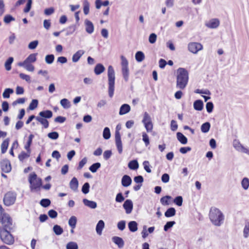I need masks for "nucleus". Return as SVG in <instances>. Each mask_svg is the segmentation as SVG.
<instances>
[{"instance_id": "f257e3e1", "label": "nucleus", "mask_w": 249, "mask_h": 249, "mask_svg": "<svg viewBox=\"0 0 249 249\" xmlns=\"http://www.w3.org/2000/svg\"><path fill=\"white\" fill-rule=\"evenodd\" d=\"M0 223L3 226V228H0L1 240L6 244H12L14 242V239L9 231L13 229L14 227L12 219L8 214L4 212V209L1 205H0Z\"/></svg>"}, {"instance_id": "f03ea898", "label": "nucleus", "mask_w": 249, "mask_h": 249, "mask_svg": "<svg viewBox=\"0 0 249 249\" xmlns=\"http://www.w3.org/2000/svg\"><path fill=\"white\" fill-rule=\"evenodd\" d=\"M209 218L213 225L220 227L224 223L225 216L219 209L212 207L209 212Z\"/></svg>"}, {"instance_id": "7ed1b4c3", "label": "nucleus", "mask_w": 249, "mask_h": 249, "mask_svg": "<svg viewBox=\"0 0 249 249\" xmlns=\"http://www.w3.org/2000/svg\"><path fill=\"white\" fill-rule=\"evenodd\" d=\"M177 88L183 89L186 87L188 79V72L187 71L182 68H179L177 70Z\"/></svg>"}, {"instance_id": "20e7f679", "label": "nucleus", "mask_w": 249, "mask_h": 249, "mask_svg": "<svg viewBox=\"0 0 249 249\" xmlns=\"http://www.w3.org/2000/svg\"><path fill=\"white\" fill-rule=\"evenodd\" d=\"M28 181L31 192H37L40 190L42 186V180L41 178L37 177L35 172H32L29 175Z\"/></svg>"}, {"instance_id": "39448f33", "label": "nucleus", "mask_w": 249, "mask_h": 249, "mask_svg": "<svg viewBox=\"0 0 249 249\" xmlns=\"http://www.w3.org/2000/svg\"><path fill=\"white\" fill-rule=\"evenodd\" d=\"M107 78L108 85V95L112 98L114 95L115 89V71L113 67L111 65L108 67Z\"/></svg>"}, {"instance_id": "423d86ee", "label": "nucleus", "mask_w": 249, "mask_h": 249, "mask_svg": "<svg viewBox=\"0 0 249 249\" xmlns=\"http://www.w3.org/2000/svg\"><path fill=\"white\" fill-rule=\"evenodd\" d=\"M121 59L122 75L125 81L127 82L129 79V75L128 62L126 58L123 55H121Z\"/></svg>"}, {"instance_id": "0eeeda50", "label": "nucleus", "mask_w": 249, "mask_h": 249, "mask_svg": "<svg viewBox=\"0 0 249 249\" xmlns=\"http://www.w3.org/2000/svg\"><path fill=\"white\" fill-rule=\"evenodd\" d=\"M17 198V194L15 192H8L6 193L3 197V201L6 206L13 205Z\"/></svg>"}, {"instance_id": "6e6552de", "label": "nucleus", "mask_w": 249, "mask_h": 249, "mask_svg": "<svg viewBox=\"0 0 249 249\" xmlns=\"http://www.w3.org/2000/svg\"><path fill=\"white\" fill-rule=\"evenodd\" d=\"M233 146L237 151L249 155V148L244 147L238 140H233Z\"/></svg>"}, {"instance_id": "1a4fd4ad", "label": "nucleus", "mask_w": 249, "mask_h": 249, "mask_svg": "<svg viewBox=\"0 0 249 249\" xmlns=\"http://www.w3.org/2000/svg\"><path fill=\"white\" fill-rule=\"evenodd\" d=\"M188 48L190 52L193 53H196L198 51L203 49V46L199 43L191 42L188 44Z\"/></svg>"}, {"instance_id": "9d476101", "label": "nucleus", "mask_w": 249, "mask_h": 249, "mask_svg": "<svg viewBox=\"0 0 249 249\" xmlns=\"http://www.w3.org/2000/svg\"><path fill=\"white\" fill-rule=\"evenodd\" d=\"M1 169L2 172L8 173L11 172L12 167L10 161L7 159L2 160L0 162Z\"/></svg>"}, {"instance_id": "9b49d317", "label": "nucleus", "mask_w": 249, "mask_h": 249, "mask_svg": "<svg viewBox=\"0 0 249 249\" xmlns=\"http://www.w3.org/2000/svg\"><path fill=\"white\" fill-rule=\"evenodd\" d=\"M123 208L127 214L130 213L133 210V202L130 199H126L123 204Z\"/></svg>"}, {"instance_id": "f8f14e48", "label": "nucleus", "mask_w": 249, "mask_h": 249, "mask_svg": "<svg viewBox=\"0 0 249 249\" xmlns=\"http://www.w3.org/2000/svg\"><path fill=\"white\" fill-rule=\"evenodd\" d=\"M86 31L89 34H91L94 32V25L91 21L86 19L84 21Z\"/></svg>"}, {"instance_id": "ddd939ff", "label": "nucleus", "mask_w": 249, "mask_h": 249, "mask_svg": "<svg viewBox=\"0 0 249 249\" xmlns=\"http://www.w3.org/2000/svg\"><path fill=\"white\" fill-rule=\"evenodd\" d=\"M132 179L131 178L127 175H124L121 180V183L123 186L126 187L131 185Z\"/></svg>"}, {"instance_id": "4468645a", "label": "nucleus", "mask_w": 249, "mask_h": 249, "mask_svg": "<svg viewBox=\"0 0 249 249\" xmlns=\"http://www.w3.org/2000/svg\"><path fill=\"white\" fill-rule=\"evenodd\" d=\"M78 181L75 177H73L70 182V188L74 192L78 191Z\"/></svg>"}, {"instance_id": "2eb2a0df", "label": "nucleus", "mask_w": 249, "mask_h": 249, "mask_svg": "<svg viewBox=\"0 0 249 249\" xmlns=\"http://www.w3.org/2000/svg\"><path fill=\"white\" fill-rule=\"evenodd\" d=\"M84 53L85 51L83 50L77 51L72 56V61L74 63L78 62Z\"/></svg>"}, {"instance_id": "dca6fc26", "label": "nucleus", "mask_w": 249, "mask_h": 249, "mask_svg": "<svg viewBox=\"0 0 249 249\" xmlns=\"http://www.w3.org/2000/svg\"><path fill=\"white\" fill-rule=\"evenodd\" d=\"M37 54V53H33L30 54L22 62L29 64H32L35 62L37 59L36 56Z\"/></svg>"}, {"instance_id": "f3484780", "label": "nucleus", "mask_w": 249, "mask_h": 249, "mask_svg": "<svg viewBox=\"0 0 249 249\" xmlns=\"http://www.w3.org/2000/svg\"><path fill=\"white\" fill-rule=\"evenodd\" d=\"M18 65L19 67H23L25 70L29 71L32 72L35 70V67L32 64L19 62L18 63Z\"/></svg>"}, {"instance_id": "a211bd4d", "label": "nucleus", "mask_w": 249, "mask_h": 249, "mask_svg": "<svg viewBox=\"0 0 249 249\" xmlns=\"http://www.w3.org/2000/svg\"><path fill=\"white\" fill-rule=\"evenodd\" d=\"M130 107L128 104H124L120 107L119 114L120 115L125 114L130 111Z\"/></svg>"}, {"instance_id": "6ab92c4d", "label": "nucleus", "mask_w": 249, "mask_h": 249, "mask_svg": "<svg viewBox=\"0 0 249 249\" xmlns=\"http://www.w3.org/2000/svg\"><path fill=\"white\" fill-rule=\"evenodd\" d=\"M83 202L85 206L91 209H95L97 207V203L94 201L84 198L83 199Z\"/></svg>"}, {"instance_id": "aec40b11", "label": "nucleus", "mask_w": 249, "mask_h": 249, "mask_svg": "<svg viewBox=\"0 0 249 249\" xmlns=\"http://www.w3.org/2000/svg\"><path fill=\"white\" fill-rule=\"evenodd\" d=\"M105 227V223L103 220H100L96 226V231L97 233L100 235L102 234V231Z\"/></svg>"}, {"instance_id": "412c9836", "label": "nucleus", "mask_w": 249, "mask_h": 249, "mask_svg": "<svg viewBox=\"0 0 249 249\" xmlns=\"http://www.w3.org/2000/svg\"><path fill=\"white\" fill-rule=\"evenodd\" d=\"M112 240L119 248H122L124 247V241L122 238L118 236H114L112 237Z\"/></svg>"}, {"instance_id": "4be33fe9", "label": "nucleus", "mask_w": 249, "mask_h": 249, "mask_svg": "<svg viewBox=\"0 0 249 249\" xmlns=\"http://www.w3.org/2000/svg\"><path fill=\"white\" fill-rule=\"evenodd\" d=\"M39 117L45 119H50L53 116V112L50 110H46L39 113Z\"/></svg>"}, {"instance_id": "5701e85b", "label": "nucleus", "mask_w": 249, "mask_h": 249, "mask_svg": "<svg viewBox=\"0 0 249 249\" xmlns=\"http://www.w3.org/2000/svg\"><path fill=\"white\" fill-rule=\"evenodd\" d=\"M219 25V21L218 19L214 18L211 20L206 26L210 28H216Z\"/></svg>"}, {"instance_id": "b1692460", "label": "nucleus", "mask_w": 249, "mask_h": 249, "mask_svg": "<svg viewBox=\"0 0 249 249\" xmlns=\"http://www.w3.org/2000/svg\"><path fill=\"white\" fill-rule=\"evenodd\" d=\"M194 108L197 111H201L203 108V102L201 100H197L194 103Z\"/></svg>"}, {"instance_id": "393cba45", "label": "nucleus", "mask_w": 249, "mask_h": 249, "mask_svg": "<svg viewBox=\"0 0 249 249\" xmlns=\"http://www.w3.org/2000/svg\"><path fill=\"white\" fill-rule=\"evenodd\" d=\"M105 68L100 63L97 64L94 68V72L96 75H99L104 71Z\"/></svg>"}, {"instance_id": "a878e982", "label": "nucleus", "mask_w": 249, "mask_h": 249, "mask_svg": "<svg viewBox=\"0 0 249 249\" xmlns=\"http://www.w3.org/2000/svg\"><path fill=\"white\" fill-rule=\"evenodd\" d=\"M36 119L45 128H47L49 126L48 121L45 118H43L39 116H36Z\"/></svg>"}, {"instance_id": "bb28decb", "label": "nucleus", "mask_w": 249, "mask_h": 249, "mask_svg": "<svg viewBox=\"0 0 249 249\" xmlns=\"http://www.w3.org/2000/svg\"><path fill=\"white\" fill-rule=\"evenodd\" d=\"M129 230L131 232H135L138 230V224L135 221H130L128 224Z\"/></svg>"}, {"instance_id": "cd10ccee", "label": "nucleus", "mask_w": 249, "mask_h": 249, "mask_svg": "<svg viewBox=\"0 0 249 249\" xmlns=\"http://www.w3.org/2000/svg\"><path fill=\"white\" fill-rule=\"evenodd\" d=\"M177 137L178 141L182 144H185L187 143V138L181 132H177Z\"/></svg>"}, {"instance_id": "c85d7f7f", "label": "nucleus", "mask_w": 249, "mask_h": 249, "mask_svg": "<svg viewBox=\"0 0 249 249\" xmlns=\"http://www.w3.org/2000/svg\"><path fill=\"white\" fill-rule=\"evenodd\" d=\"M128 167L131 170H137L139 168L138 161L136 160H131L128 164Z\"/></svg>"}, {"instance_id": "c756f323", "label": "nucleus", "mask_w": 249, "mask_h": 249, "mask_svg": "<svg viewBox=\"0 0 249 249\" xmlns=\"http://www.w3.org/2000/svg\"><path fill=\"white\" fill-rule=\"evenodd\" d=\"M176 211L173 207L168 208L164 213V215L166 217H170L174 216L176 214Z\"/></svg>"}, {"instance_id": "7c9ffc66", "label": "nucleus", "mask_w": 249, "mask_h": 249, "mask_svg": "<svg viewBox=\"0 0 249 249\" xmlns=\"http://www.w3.org/2000/svg\"><path fill=\"white\" fill-rule=\"evenodd\" d=\"M241 184L244 190H247L249 188V178L247 177L244 178L241 180Z\"/></svg>"}, {"instance_id": "2f4dec72", "label": "nucleus", "mask_w": 249, "mask_h": 249, "mask_svg": "<svg viewBox=\"0 0 249 249\" xmlns=\"http://www.w3.org/2000/svg\"><path fill=\"white\" fill-rule=\"evenodd\" d=\"M210 123L209 122H206L201 125V131L204 133H207L210 130Z\"/></svg>"}, {"instance_id": "473e14b6", "label": "nucleus", "mask_w": 249, "mask_h": 249, "mask_svg": "<svg viewBox=\"0 0 249 249\" xmlns=\"http://www.w3.org/2000/svg\"><path fill=\"white\" fill-rule=\"evenodd\" d=\"M13 57H10L5 61L4 64V67L7 71H9L11 69V64L13 62Z\"/></svg>"}, {"instance_id": "72a5a7b5", "label": "nucleus", "mask_w": 249, "mask_h": 249, "mask_svg": "<svg viewBox=\"0 0 249 249\" xmlns=\"http://www.w3.org/2000/svg\"><path fill=\"white\" fill-rule=\"evenodd\" d=\"M9 139H5L1 144V153L4 154L6 152L9 145Z\"/></svg>"}, {"instance_id": "f704fd0d", "label": "nucleus", "mask_w": 249, "mask_h": 249, "mask_svg": "<svg viewBox=\"0 0 249 249\" xmlns=\"http://www.w3.org/2000/svg\"><path fill=\"white\" fill-rule=\"evenodd\" d=\"M144 57L145 56L143 53L141 51H138L135 54V59L139 62L143 61Z\"/></svg>"}, {"instance_id": "c9c22d12", "label": "nucleus", "mask_w": 249, "mask_h": 249, "mask_svg": "<svg viewBox=\"0 0 249 249\" xmlns=\"http://www.w3.org/2000/svg\"><path fill=\"white\" fill-rule=\"evenodd\" d=\"M171 198H172V197L171 196H164L160 198V201L162 205H164V206L169 205L170 204L169 200L171 199Z\"/></svg>"}, {"instance_id": "e433bc0d", "label": "nucleus", "mask_w": 249, "mask_h": 249, "mask_svg": "<svg viewBox=\"0 0 249 249\" xmlns=\"http://www.w3.org/2000/svg\"><path fill=\"white\" fill-rule=\"evenodd\" d=\"M53 230L56 235H60L63 232V229L58 225H55L53 226Z\"/></svg>"}, {"instance_id": "4c0bfd02", "label": "nucleus", "mask_w": 249, "mask_h": 249, "mask_svg": "<svg viewBox=\"0 0 249 249\" xmlns=\"http://www.w3.org/2000/svg\"><path fill=\"white\" fill-rule=\"evenodd\" d=\"M60 104L65 109H67L70 107L71 103L66 98H64L60 101Z\"/></svg>"}, {"instance_id": "58836bf2", "label": "nucleus", "mask_w": 249, "mask_h": 249, "mask_svg": "<svg viewBox=\"0 0 249 249\" xmlns=\"http://www.w3.org/2000/svg\"><path fill=\"white\" fill-rule=\"evenodd\" d=\"M243 236L247 238L249 236V221H246L243 230Z\"/></svg>"}, {"instance_id": "ea45409f", "label": "nucleus", "mask_w": 249, "mask_h": 249, "mask_svg": "<svg viewBox=\"0 0 249 249\" xmlns=\"http://www.w3.org/2000/svg\"><path fill=\"white\" fill-rule=\"evenodd\" d=\"M77 222V218L74 216H72L70 217L69 220V225L72 228L74 229L75 228L76 224Z\"/></svg>"}, {"instance_id": "a19ab883", "label": "nucleus", "mask_w": 249, "mask_h": 249, "mask_svg": "<svg viewBox=\"0 0 249 249\" xmlns=\"http://www.w3.org/2000/svg\"><path fill=\"white\" fill-rule=\"evenodd\" d=\"M101 164L99 162H96L92 164L89 167V170L92 173H95L100 168Z\"/></svg>"}, {"instance_id": "79ce46f5", "label": "nucleus", "mask_w": 249, "mask_h": 249, "mask_svg": "<svg viewBox=\"0 0 249 249\" xmlns=\"http://www.w3.org/2000/svg\"><path fill=\"white\" fill-rule=\"evenodd\" d=\"M111 134L108 127H106L103 130V137L104 139L108 140L110 138Z\"/></svg>"}, {"instance_id": "37998d69", "label": "nucleus", "mask_w": 249, "mask_h": 249, "mask_svg": "<svg viewBox=\"0 0 249 249\" xmlns=\"http://www.w3.org/2000/svg\"><path fill=\"white\" fill-rule=\"evenodd\" d=\"M142 123L143 124H145L152 123L151 117L147 112H145L143 114Z\"/></svg>"}, {"instance_id": "c03bdc74", "label": "nucleus", "mask_w": 249, "mask_h": 249, "mask_svg": "<svg viewBox=\"0 0 249 249\" xmlns=\"http://www.w3.org/2000/svg\"><path fill=\"white\" fill-rule=\"evenodd\" d=\"M14 92V90L12 89L7 88L5 89L2 93V96L4 98H9L10 95Z\"/></svg>"}, {"instance_id": "a18cd8bd", "label": "nucleus", "mask_w": 249, "mask_h": 249, "mask_svg": "<svg viewBox=\"0 0 249 249\" xmlns=\"http://www.w3.org/2000/svg\"><path fill=\"white\" fill-rule=\"evenodd\" d=\"M51 203V200L48 198L42 199L40 201V204L41 205V206L44 208H46L50 206Z\"/></svg>"}, {"instance_id": "49530a36", "label": "nucleus", "mask_w": 249, "mask_h": 249, "mask_svg": "<svg viewBox=\"0 0 249 249\" xmlns=\"http://www.w3.org/2000/svg\"><path fill=\"white\" fill-rule=\"evenodd\" d=\"M83 11L84 13L87 15L89 13V4L87 0H85L83 3Z\"/></svg>"}, {"instance_id": "de8ad7c7", "label": "nucleus", "mask_w": 249, "mask_h": 249, "mask_svg": "<svg viewBox=\"0 0 249 249\" xmlns=\"http://www.w3.org/2000/svg\"><path fill=\"white\" fill-rule=\"evenodd\" d=\"M54 59V56L53 54H48L45 56V62L48 64H51L53 63Z\"/></svg>"}, {"instance_id": "09e8293b", "label": "nucleus", "mask_w": 249, "mask_h": 249, "mask_svg": "<svg viewBox=\"0 0 249 249\" xmlns=\"http://www.w3.org/2000/svg\"><path fill=\"white\" fill-rule=\"evenodd\" d=\"M38 102L37 99H33L29 105V108L30 110H34L38 106Z\"/></svg>"}, {"instance_id": "8fccbe9b", "label": "nucleus", "mask_w": 249, "mask_h": 249, "mask_svg": "<svg viewBox=\"0 0 249 249\" xmlns=\"http://www.w3.org/2000/svg\"><path fill=\"white\" fill-rule=\"evenodd\" d=\"M89 188H90V185H89V183L86 182L83 185V186L82 187L81 191L83 194H87L89 193Z\"/></svg>"}, {"instance_id": "3c124183", "label": "nucleus", "mask_w": 249, "mask_h": 249, "mask_svg": "<svg viewBox=\"0 0 249 249\" xmlns=\"http://www.w3.org/2000/svg\"><path fill=\"white\" fill-rule=\"evenodd\" d=\"M78 245L76 242H70L66 245L67 249H78Z\"/></svg>"}, {"instance_id": "603ef678", "label": "nucleus", "mask_w": 249, "mask_h": 249, "mask_svg": "<svg viewBox=\"0 0 249 249\" xmlns=\"http://www.w3.org/2000/svg\"><path fill=\"white\" fill-rule=\"evenodd\" d=\"M175 224L176 222L174 221L167 222L165 225L164 226V231H167L169 229L171 228Z\"/></svg>"}, {"instance_id": "864d4df0", "label": "nucleus", "mask_w": 249, "mask_h": 249, "mask_svg": "<svg viewBox=\"0 0 249 249\" xmlns=\"http://www.w3.org/2000/svg\"><path fill=\"white\" fill-rule=\"evenodd\" d=\"M15 20V18L10 15H5L3 18L4 22L6 24H8L10 23L11 21H13Z\"/></svg>"}, {"instance_id": "5fc2aeb1", "label": "nucleus", "mask_w": 249, "mask_h": 249, "mask_svg": "<svg viewBox=\"0 0 249 249\" xmlns=\"http://www.w3.org/2000/svg\"><path fill=\"white\" fill-rule=\"evenodd\" d=\"M30 153H26L25 152H22L20 154L18 155V159L20 161H23V160L26 158H28L30 157Z\"/></svg>"}, {"instance_id": "6e6d98bb", "label": "nucleus", "mask_w": 249, "mask_h": 249, "mask_svg": "<svg viewBox=\"0 0 249 249\" xmlns=\"http://www.w3.org/2000/svg\"><path fill=\"white\" fill-rule=\"evenodd\" d=\"M48 137L53 140L57 139L59 137V134L56 131L52 132L48 134Z\"/></svg>"}, {"instance_id": "4d7b16f0", "label": "nucleus", "mask_w": 249, "mask_h": 249, "mask_svg": "<svg viewBox=\"0 0 249 249\" xmlns=\"http://www.w3.org/2000/svg\"><path fill=\"white\" fill-rule=\"evenodd\" d=\"M183 198L181 196H178L175 197L174 202L178 206H181L182 204Z\"/></svg>"}, {"instance_id": "13d9d810", "label": "nucleus", "mask_w": 249, "mask_h": 249, "mask_svg": "<svg viewBox=\"0 0 249 249\" xmlns=\"http://www.w3.org/2000/svg\"><path fill=\"white\" fill-rule=\"evenodd\" d=\"M116 145L119 154L123 152V146L121 140L115 141Z\"/></svg>"}, {"instance_id": "bf43d9fd", "label": "nucleus", "mask_w": 249, "mask_h": 249, "mask_svg": "<svg viewBox=\"0 0 249 249\" xmlns=\"http://www.w3.org/2000/svg\"><path fill=\"white\" fill-rule=\"evenodd\" d=\"M87 162V158L85 157L84 158L81 160H80L79 162V165L77 168V169L78 170H81L84 166L86 164Z\"/></svg>"}, {"instance_id": "052dcab7", "label": "nucleus", "mask_w": 249, "mask_h": 249, "mask_svg": "<svg viewBox=\"0 0 249 249\" xmlns=\"http://www.w3.org/2000/svg\"><path fill=\"white\" fill-rule=\"evenodd\" d=\"M206 108L207 110V111L210 113H211L213 108V104L212 102H209L206 104Z\"/></svg>"}, {"instance_id": "680f3d73", "label": "nucleus", "mask_w": 249, "mask_h": 249, "mask_svg": "<svg viewBox=\"0 0 249 249\" xmlns=\"http://www.w3.org/2000/svg\"><path fill=\"white\" fill-rule=\"evenodd\" d=\"M38 44V41L37 40H34L28 44V48L30 50H34L36 48Z\"/></svg>"}, {"instance_id": "e2e57ef3", "label": "nucleus", "mask_w": 249, "mask_h": 249, "mask_svg": "<svg viewBox=\"0 0 249 249\" xmlns=\"http://www.w3.org/2000/svg\"><path fill=\"white\" fill-rule=\"evenodd\" d=\"M142 141L144 142L145 145L147 146L149 144V137L145 132L142 133Z\"/></svg>"}, {"instance_id": "0e129e2a", "label": "nucleus", "mask_w": 249, "mask_h": 249, "mask_svg": "<svg viewBox=\"0 0 249 249\" xmlns=\"http://www.w3.org/2000/svg\"><path fill=\"white\" fill-rule=\"evenodd\" d=\"M32 4V0H27V3L23 11L24 13H28L30 11Z\"/></svg>"}, {"instance_id": "69168bd1", "label": "nucleus", "mask_w": 249, "mask_h": 249, "mask_svg": "<svg viewBox=\"0 0 249 249\" xmlns=\"http://www.w3.org/2000/svg\"><path fill=\"white\" fill-rule=\"evenodd\" d=\"M19 77L21 79L23 80H25L26 82L28 83L31 82V78L30 76L27 74L21 73L19 74Z\"/></svg>"}, {"instance_id": "338daca9", "label": "nucleus", "mask_w": 249, "mask_h": 249, "mask_svg": "<svg viewBox=\"0 0 249 249\" xmlns=\"http://www.w3.org/2000/svg\"><path fill=\"white\" fill-rule=\"evenodd\" d=\"M124 200V198L121 193H119L117 194L115 198V201L117 202L121 203Z\"/></svg>"}, {"instance_id": "774afa93", "label": "nucleus", "mask_w": 249, "mask_h": 249, "mask_svg": "<svg viewBox=\"0 0 249 249\" xmlns=\"http://www.w3.org/2000/svg\"><path fill=\"white\" fill-rule=\"evenodd\" d=\"M117 227L120 230L123 231L125 228V221L124 220L119 221L117 224Z\"/></svg>"}]
</instances>
